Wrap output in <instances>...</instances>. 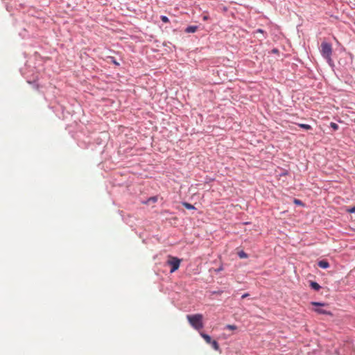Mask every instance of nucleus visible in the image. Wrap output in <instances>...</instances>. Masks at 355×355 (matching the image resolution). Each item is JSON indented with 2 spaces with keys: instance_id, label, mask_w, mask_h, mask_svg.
Here are the masks:
<instances>
[{
  "instance_id": "nucleus-1",
  "label": "nucleus",
  "mask_w": 355,
  "mask_h": 355,
  "mask_svg": "<svg viewBox=\"0 0 355 355\" xmlns=\"http://www.w3.org/2000/svg\"><path fill=\"white\" fill-rule=\"evenodd\" d=\"M187 318L193 329L200 330L203 328V316L202 314L197 313L193 315H187Z\"/></svg>"
},
{
  "instance_id": "nucleus-2",
  "label": "nucleus",
  "mask_w": 355,
  "mask_h": 355,
  "mask_svg": "<svg viewBox=\"0 0 355 355\" xmlns=\"http://www.w3.org/2000/svg\"><path fill=\"white\" fill-rule=\"evenodd\" d=\"M320 52L324 58H325L331 67H333L331 55L332 53L331 44L325 42H322L320 46Z\"/></svg>"
},
{
  "instance_id": "nucleus-3",
  "label": "nucleus",
  "mask_w": 355,
  "mask_h": 355,
  "mask_svg": "<svg viewBox=\"0 0 355 355\" xmlns=\"http://www.w3.org/2000/svg\"><path fill=\"white\" fill-rule=\"evenodd\" d=\"M354 345L350 340H347L341 347L334 350V354L338 355H348L353 350Z\"/></svg>"
},
{
  "instance_id": "nucleus-4",
  "label": "nucleus",
  "mask_w": 355,
  "mask_h": 355,
  "mask_svg": "<svg viewBox=\"0 0 355 355\" xmlns=\"http://www.w3.org/2000/svg\"><path fill=\"white\" fill-rule=\"evenodd\" d=\"M167 264L171 267L170 272L173 273L179 268L180 259L177 257H169V259L167 261Z\"/></svg>"
},
{
  "instance_id": "nucleus-5",
  "label": "nucleus",
  "mask_w": 355,
  "mask_h": 355,
  "mask_svg": "<svg viewBox=\"0 0 355 355\" xmlns=\"http://www.w3.org/2000/svg\"><path fill=\"white\" fill-rule=\"evenodd\" d=\"M198 28V26H189L185 28L184 32L187 33H195Z\"/></svg>"
},
{
  "instance_id": "nucleus-6",
  "label": "nucleus",
  "mask_w": 355,
  "mask_h": 355,
  "mask_svg": "<svg viewBox=\"0 0 355 355\" xmlns=\"http://www.w3.org/2000/svg\"><path fill=\"white\" fill-rule=\"evenodd\" d=\"M318 265L319 267L324 268V269L327 268L329 266V262L324 259L319 261L318 263Z\"/></svg>"
},
{
  "instance_id": "nucleus-7",
  "label": "nucleus",
  "mask_w": 355,
  "mask_h": 355,
  "mask_svg": "<svg viewBox=\"0 0 355 355\" xmlns=\"http://www.w3.org/2000/svg\"><path fill=\"white\" fill-rule=\"evenodd\" d=\"M200 334L205 339V340L206 341L207 343H208V344L211 343V342L212 341V339L210 336H209L203 332H200Z\"/></svg>"
},
{
  "instance_id": "nucleus-8",
  "label": "nucleus",
  "mask_w": 355,
  "mask_h": 355,
  "mask_svg": "<svg viewBox=\"0 0 355 355\" xmlns=\"http://www.w3.org/2000/svg\"><path fill=\"white\" fill-rule=\"evenodd\" d=\"M310 286L312 289L315 291H319L321 286L315 282L311 281L310 282Z\"/></svg>"
},
{
  "instance_id": "nucleus-9",
  "label": "nucleus",
  "mask_w": 355,
  "mask_h": 355,
  "mask_svg": "<svg viewBox=\"0 0 355 355\" xmlns=\"http://www.w3.org/2000/svg\"><path fill=\"white\" fill-rule=\"evenodd\" d=\"M315 311L316 312H318V313L331 315V313L330 311H327V310L321 309V308L315 309Z\"/></svg>"
},
{
  "instance_id": "nucleus-10",
  "label": "nucleus",
  "mask_w": 355,
  "mask_h": 355,
  "mask_svg": "<svg viewBox=\"0 0 355 355\" xmlns=\"http://www.w3.org/2000/svg\"><path fill=\"white\" fill-rule=\"evenodd\" d=\"M182 205L187 209H196V207L193 205L187 202H183Z\"/></svg>"
},
{
  "instance_id": "nucleus-11",
  "label": "nucleus",
  "mask_w": 355,
  "mask_h": 355,
  "mask_svg": "<svg viewBox=\"0 0 355 355\" xmlns=\"http://www.w3.org/2000/svg\"><path fill=\"white\" fill-rule=\"evenodd\" d=\"M238 256L241 259H246L248 257V255L247 253H245L243 250H241L238 252Z\"/></svg>"
},
{
  "instance_id": "nucleus-12",
  "label": "nucleus",
  "mask_w": 355,
  "mask_h": 355,
  "mask_svg": "<svg viewBox=\"0 0 355 355\" xmlns=\"http://www.w3.org/2000/svg\"><path fill=\"white\" fill-rule=\"evenodd\" d=\"M210 345H211V347L215 349V350H218L219 349V345L218 343V342L215 340H212V341L211 342Z\"/></svg>"
},
{
  "instance_id": "nucleus-13",
  "label": "nucleus",
  "mask_w": 355,
  "mask_h": 355,
  "mask_svg": "<svg viewBox=\"0 0 355 355\" xmlns=\"http://www.w3.org/2000/svg\"><path fill=\"white\" fill-rule=\"evenodd\" d=\"M343 209L348 213H355V206L352 207H344Z\"/></svg>"
},
{
  "instance_id": "nucleus-14",
  "label": "nucleus",
  "mask_w": 355,
  "mask_h": 355,
  "mask_svg": "<svg viewBox=\"0 0 355 355\" xmlns=\"http://www.w3.org/2000/svg\"><path fill=\"white\" fill-rule=\"evenodd\" d=\"M298 125L303 128V129H305V130H311V126L309 124H305V123H299Z\"/></svg>"
},
{
  "instance_id": "nucleus-15",
  "label": "nucleus",
  "mask_w": 355,
  "mask_h": 355,
  "mask_svg": "<svg viewBox=\"0 0 355 355\" xmlns=\"http://www.w3.org/2000/svg\"><path fill=\"white\" fill-rule=\"evenodd\" d=\"M108 59L110 60L111 62H112L116 66H119V63L116 60L114 57L110 56L108 58Z\"/></svg>"
},
{
  "instance_id": "nucleus-16",
  "label": "nucleus",
  "mask_w": 355,
  "mask_h": 355,
  "mask_svg": "<svg viewBox=\"0 0 355 355\" xmlns=\"http://www.w3.org/2000/svg\"><path fill=\"white\" fill-rule=\"evenodd\" d=\"M160 19L161 20L164 22V23H168L169 22V19L168 17L165 16V15H161L160 16Z\"/></svg>"
},
{
  "instance_id": "nucleus-17",
  "label": "nucleus",
  "mask_w": 355,
  "mask_h": 355,
  "mask_svg": "<svg viewBox=\"0 0 355 355\" xmlns=\"http://www.w3.org/2000/svg\"><path fill=\"white\" fill-rule=\"evenodd\" d=\"M262 33V34H264V33H265L264 31H263V29H261V28H259V29H257V30L255 31V33ZM266 37V35H263V38H262V39H260V40H262L265 39Z\"/></svg>"
},
{
  "instance_id": "nucleus-18",
  "label": "nucleus",
  "mask_w": 355,
  "mask_h": 355,
  "mask_svg": "<svg viewBox=\"0 0 355 355\" xmlns=\"http://www.w3.org/2000/svg\"><path fill=\"white\" fill-rule=\"evenodd\" d=\"M236 326L234 325V324H227L226 327H225V329H229V330H234V329H236Z\"/></svg>"
},
{
  "instance_id": "nucleus-19",
  "label": "nucleus",
  "mask_w": 355,
  "mask_h": 355,
  "mask_svg": "<svg viewBox=\"0 0 355 355\" xmlns=\"http://www.w3.org/2000/svg\"><path fill=\"white\" fill-rule=\"evenodd\" d=\"M311 304L313 306H324L325 305V304H324V303L318 302H312Z\"/></svg>"
},
{
  "instance_id": "nucleus-20",
  "label": "nucleus",
  "mask_w": 355,
  "mask_h": 355,
  "mask_svg": "<svg viewBox=\"0 0 355 355\" xmlns=\"http://www.w3.org/2000/svg\"><path fill=\"white\" fill-rule=\"evenodd\" d=\"M294 203L296 204V205H303L302 202L300 200H298V199H295L294 200Z\"/></svg>"
},
{
  "instance_id": "nucleus-21",
  "label": "nucleus",
  "mask_w": 355,
  "mask_h": 355,
  "mask_svg": "<svg viewBox=\"0 0 355 355\" xmlns=\"http://www.w3.org/2000/svg\"><path fill=\"white\" fill-rule=\"evenodd\" d=\"M223 270V267L220 266L218 268L216 269V272H219L222 271Z\"/></svg>"
},
{
  "instance_id": "nucleus-22",
  "label": "nucleus",
  "mask_w": 355,
  "mask_h": 355,
  "mask_svg": "<svg viewBox=\"0 0 355 355\" xmlns=\"http://www.w3.org/2000/svg\"><path fill=\"white\" fill-rule=\"evenodd\" d=\"M248 296H249L248 293H244L243 295H242L241 298L244 299V298L247 297Z\"/></svg>"
},
{
  "instance_id": "nucleus-23",
  "label": "nucleus",
  "mask_w": 355,
  "mask_h": 355,
  "mask_svg": "<svg viewBox=\"0 0 355 355\" xmlns=\"http://www.w3.org/2000/svg\"><path fill=\"white\" fill-rule=\"evenodd\" d=\"M149 200H152V201H153V202H155V201L157 200V198H156V197L150 198L149 199Z\"/></svg>"
},
{
  "instance_id": "nucleus-24",
  "label": "nucleus",
  "mask_w": 355,
  "mask_h": 355,
  "mask_svg": "<svg viewBox=\"0 0 355 355\" xmlns=\"http://www.w3.org/2000/svg\"><path fill=\"white\" fill-rule=\"evenodd\" d=\"M338 128V125L334 123V131H336Z\"/></svg>"
},
{
  "instance_id": "nucleus-25",
  "label": "nucleus",
  "mask_w": 355,
  "mask_h": 355,
  "mask_svg": "<svg viewBox=\"0 0 355 355\" xmlns=\"http://www.w3.org/2000/svg\"><path fill=\"white\" fill-rule=\"evenodd\" d=\"M272 53H277L278 52V50H277V49H272Z\"/></svg>"
},
{
  "instance_id": "nucleus-26",
  "label": "nucleus",
  "mask_w": 355,
  "mask_h": 355,
  "mask_svg": "<svg viewBox=\"0 0 355 355\" xmlns=\"http://www.w3.org/2000/svg\"><path fill=\"white\" fill-rule=\"evenodd\" d=\"M334 42L340 45L338 41L336 39V37H334Z\"/></svg>"
},
{
  "instance_id": "nucleus-27",
  "label": "nucleus",
  "mask_w": 355,
  "mask_h": 355,
  "mask_svg": "<svg viewBox=\"0 0 355 355\" xmlns=\"http://www.w3.org/2000/svg\"><path fill=\"white\" fill-rule=\"evenodd\" d=\"M329 126H330V127H331V128H333V122H330V123H329Z\"/></svg>"
},
{
  "instance_id": "nucleus-28",
  "label": "nucleus",
  "mask_w": 355,
  "mask_h": 355,
  "mask_svg": "<svg viewBox=\"0 0 355 355\" xmlns=\"http://www.w3.org/2000/svg\"><path fill=\"white\" fill-rule=\"evenodd\" d=\"M221 293L220 291H218H218H215V292H214V293Z\"/></svg>"
},
{
  "instance_id": "nucleus-29",
  "label": "nucleus",
  "mask_w": 355,
  "mask_h": 355,
  "mask_svg": "<svg viewBox=\"0 0 355 355\" xmlns=\"http://www.w3.org/2000/svg\"><path fill=\"white\" fill-rule=\"evenodd\" d=\"M334 190H336V189H338V187H337V186H334Z\"/></svg>"
}]
</instances>
